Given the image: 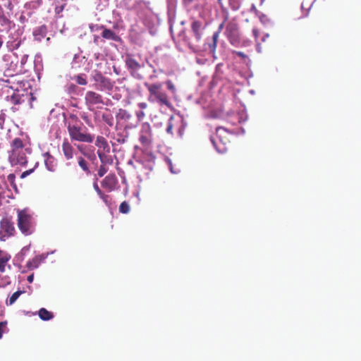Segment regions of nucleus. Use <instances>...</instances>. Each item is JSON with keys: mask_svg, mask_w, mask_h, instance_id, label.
I'll use <instances>...</instances> for the list:
<instances>
[{"mask_svg": "<svg viewBox=\"0 0 361 361\" xmlns=\"http://www.w3.org/2000/svg\"><path fill=\"white\" fill-rule=\"evenodd\" d=\"M10 147L8 160L11 165L25 166L27 163V154L30 153V149L25 147L20 137L14 138L11 142Z\"/></svg>", "mask_w": 361, "mask_h": 361, "instance_id": "obj_1", "label": "nucleus"}, {"mask_svg": "<svg viewBox=\"0 0 361 361\" xmlns=\"http://www.w3.org/2000/svg\"><path fill=\"white\" fill-rule=\"evenodd\" d=\"M145 87L147 88L149 95L148 101L151 102H158L160 105H164L170 107L171 104L167 94L162 90V83H145Z\"/></svg>", "mask_w": 361, "mask_h": 361, "instance_id": "obj_2", "label": "nucleus"}, {"mask_svg": "<svg viewBox=\"0 0 361 361\" xmlns=\"http://www.w3.org/2000/svg\"><path fill=\"white\" fill-rule=\"evenodd\" d=\"M18 226L25 235H31L35 231V224L32 216L25 209L18 210Z\"/></svg>", "mask_w": 361, "mask_h": 361, "instance_id": "obj_3", "label": "nucleus"}, {"mask_svg": "<svg viewBox=\"0 0 361 361\" xmlns=\"http://www.w3.org/2000/svg\"><path fill=\"white\" fill-rule=\"evenodd\" d=\"M67 129L70 138L73 141L86 143H92L94 141V136L88 133L86 128L83 130L76 123H68Z\"/></svg>", "mask_w": 361, "mask_h": 361, "instance_id": "obj_4", "label": "nucleus"}, {"mask_svg": "<svg viewBox=\"0 0 361 361\" xmlns=\"http://www.w3.org/2000/svg\"><path fill=\"white\" fill-rule=\"evenodd\" d=\"M5 62L4 76L7 78H13L18 76L21 73V68L18 66V58L14 54H7L3 57Z\"/></svg>", "mask_w": 361, "mask_h": 361, "instance_id": "obj_5", "label": "nucleus"}, {"mask_svg": "<svg viewBox=\"0 0 361 361\" xmlns=\"http://www.w3.org/2000/svg\"><path fill=\"white\" fill-rule=\"evenodd\" d=\"M211 141L217 151H225L226 145L230 142L228 132L223 127L217 128L215 135L211 137Z\"/></svg>", "mask_w": 361, "mask_h": 361, "instance_id": "obj_6", "label": "nucleus"}, {"mask_svg": "<svg viewBox=\"0 0 361 361\" xmlns=\"http://www.w3.org/2000/svg\"><path fill=\"white\" fill-rule=\"evenodd\" d=\"M92 78L95 82L96 89L100 91H111L114 87V82L104 76L99 71L96 70L92 72Z\"/></svg>", "mask_w": 361, "mask_h": 361, "instance_id": "obj_7", "label": "nucleus"}, {"mask_svg": "<svg viewBox=\"0 0 361 361\" xmlns=\"http://www.w3.org/2000/svg\"><path fill=\"white\" fill-rule=\"evenodd\" d=\"M85 102L87 109L92 111L94 108H101L104 104L103 97L92 90H89L85 93Z\"/></svg>", "mask_w": 361, "mask_h": 361, "instance_id": "obj_8", "label": "nucleus"}, {"mask_svg": "<svg viewBox=\"0 0 361 361\" xmlns=\"http://www.w3.org/2000/svg\"><path fill=\"white\" fill-rule=\"evenodd\" d=\"M15 232L13 223L8 218H3L0 221V240L6 241L13 236Z\"/></svg>", "mask_w": 361, "mask_h": 361, "instance_id": "obj_9", "label": "nucleus"}, {"mask_svg": "<svg viewBox=\"0 0 361 361\" xmlns=\"http://www.w3.org/2000/svg\"><path fill=\"white\" fill-rule=\"evenodd\" d=\"M224 34L231 44L236 46L239 44L240 39L237 24L228 23L226 25Z\"/></svg>", "mask_w": 361, "mask_h": 361, "instance_id": "obj_10", "label": "nucleus"}, {"mask_svg": "<svg viewBox=\"0 0 361 361\" xmlns=\"http://www.w3.org/2000/svg\"><path fill=\"white\" fill-rule=\"evenodd\" d=\"M140 142L145 147L149 146L152 142V128L148 123H143L140 133Z\"/></svg>", "mask_w": 361, "mask_h": 361, "instance_id": "obj_11", "label": "nucleus"}, {"mask_svg": "<svg viewBox=\"0 0 361 361\" xmlns=\"http://www.w3.org/2000/svg\"><path fill=\"white\" fill-rule=\"evenodd\" d=\"M125 62L130 74L135 78H140V75L137 73V71L142 66L130 55L126 56Z\"/></svg>", "mask_w": 361, "mask_h": 361, "instance_id": "obj_12", "label": "nucleus"}, {"mask_svg": "<svg viewBox=\"0 0 361 361\" xmlns=\"http://www.w3.org/2000/svg\"><path fill=\"white\" fill-rule=\"evenodd\" d=\"M191 32L195 38L197 42H200L202 39L204 26L200 20H193L190 25Z\"/></svg>", "mask_w": 361, "mask_h": 361, "instance_id": "obj_13", "label": "nucleus"}, {"mask_svg": "<svg viewBox=\"0 0 361 361\" xmlns=\"http://www.w3.org/2000/svg\"><path fill=\"white\" fill-rule=\"evenodd\" d=\"M117 183L116 175L109 174L102 180L101 184L108 192H111L115 190Z\"/></svg>", "mask_w": 361, "mask_h": 361, "instance_id": "obj_14", "label": "nucleus"}, {"mask_svg": "<svg viewBox=\"0 0 361 361\" xmlns=\"http://www.w3.org/2000/svg\"><path fill=\"white\" fill-rule=\"evenodd\" d=\"M61 149L65 158L70 160L73 158L75 149L73 145L69 142L68 139L65 138L63 140Z\"/></svg>", "mask_w": 361, "mask_h": 361, "instance_id": "obj_15", "label": "nucleus"}, {"mask_svg": "<svg viewBox=\"0 0 361 361\" xmlns=\"http://www.w3.org/2000/svg\"><path fill=\"white\" fill-rule=\"evenodd\" d=\"M6 82L8 84V87L15 90L18 91L19 87H21L23 85V80L20 73L18 74V76H15L13 78H8L5 80Z\"/></svg>", "mask_w": 361, "mask_h": 361, "instance_id": "obj_16", "label": "nucleus"}, {"mask_svg": "<svg viewBox=\"0 0 361 361\" xmlns=\"http://www.w3.org/2000/svg\"><path fill=\"white\" fill-rule=\"evenodd\" d=\"M100 27L103 30L102 33L103 38L114 42H120L121 40V37L111 30L108 29L103 25H102Z\"/></svg>", "mask_w": 361, "mask_h": 361, "instance_id": "obj_17", "label": "nucleus"}, {"mask_svg": "<svg viewBox=\"0 0 361 361\" xmlns=\"http://www.w3.org/2000/svg\"><path fill=\"white\" fill-rule=\"evenodd\" d=\"M95 145L98 147V150H102V152H110V147L108 144L107 140L103 136H97Z\"/></svg>", "mask_w": 361, "mask_h": 361, "instance_id": "obj_18", "label": "nucleus"}, {"mask_svg": "<svg viewBox=\"0 0 361 361\" xmlns=\"http://www.w3.org/2000/svg\"><path fill=\"white\" fill-rule=\"evenodd\" d=\"M109 152L97 150V153L102 165H111L113 164L112 157L108 154Z\"/></svg>", "mask_w": 361, "mask_h": 361, "instance_id": "obj_19", "label": "nucleus"}, {"mask_svg": "<svg viewBox=\"0 0 361 361\" xmlns=\"http://www.w3.org/2000/svg\"><path fill=\"white\" fill-rule=\"evenodd\" d=\"M11 259V255L3 250H0V272L6 271V267Z\"/></svg>", "mask_w": 361, "mask_h": 361, "instance_id": "obj_20", "label": "nucleus"}, {"mask_svg": "<svg viewBox=\"0 0 361 361\" xmlns=\"http://www.w3.org/2000/svg\"><path fill=\"white\" fill-rule=\"evenodd\" d=\"M42 260V257L40 256H35L32 259L29 260L26 264V267L32 270L39 267L41 262Z\"/></svg>", "mask_w": 361, "mask_h": 361, "instance_id": "obj_21", "label": "nucleus"}, {"mask_svg": "<svg viewBox=\"0 0 361 361\" xmlns=\"http://www.w3.org/2000/svg\"><path fill=\"white\" fill-rule=\"evenodd\" d=\"M177 120L174 118L173 116H171L167 123V126L166 128V131L169 135H173V130L176 128Z\"/></svg>", "mask_w": 361, "mask_h": 361, "instance_id": "obj_22", "label": "nucleus"}, {"mask_svg": "<svg viewBox=\"0 0 361 361\" xmlns=\"http://www.w3.org/2000/svg\"><path fill=\"white\" fill-rule=\"evenodd\" d=\"M38 314L39 318L44 321H49L54 317V314L51 312L48 311L47 309L42 307L39 312Z\"/></svg>", "mask_w": 361, "mask_h": 361, "instance_id": "obj_23", "label": "nucleus"}, {"mask_svg": "<svg viewBox=\"0 0 361 361\" xmlns=\"http://www.w3.org/2000/svg\"><path fill=\"white\" fill-rule=\"evenodd\" d=\"M22 98L23 95L18 92H13L11 97H7V100L13 105H18L23 102Z\"/></svg>", "mask_w": 361, "mask_h": 361, "instance_id": "obj_24", "label": "nucleus"}, {"mask_svg": "<svg viewBox=\"0 0 361 361\" xmlns=\"http://www.w3.org/2000/svg\"><path fill=\"white\" fill-rule=\"evenodd\" d=\"M33 35L35 37V39L37 41H41L42 38L45 37L46 35V27L45 26H41L33 32Z\"/></svg>", "mask_w": 361, "mask_h": 361, "instance_id": "obj_25", "label": "nucleus"}, {"mask_svg": "<svg viewBox=\"0 0 361 361\" xmlns=\"http://www.w3.org/2000/svg\"><path fill=\"white\" fill-rule=\"evenodd\" d=\"M177 123L178 126H176V129L177 130L178 135L182 137L184 135L185 125L181 119H178Z\"/></svg>", "mask_w": 361, "mask_h": 361, "instance_id": "obj_26", "label": "nucleus"}, {"mask_svg": "<svg viewBox=\"0 0 361 361\" xmlns=\"http://www.w3.org/2000/svg\"><path fill=\"white\" fill-rule=\"evenodd\" d=\"M23 293V291H21V290H18V291H16L15 293H13L12 294V295L9 298V299L8 300H6V305H13Z\"/></svg>", "mask_w": 361, "mask_h": 361, "instance_id": "obj_27", "label": "nucleus"}, {"mask_svg": "<svg viewBox=\"0 0 361 361\" xmlns=\"http://www.w3.org/2000/svg\"><path fill=\"white\" fill-rule=\"evenodd\" d=\"M78 165L87 174L90 173V171L88 167V164L82 157L78 158Z\"/></svg>", "mask_w": 361, "mask_h": 361, "instance_id": "obj_28", "label": "nucleus"}, {"mask_svg": "<svg viewBox=\"0 0 361 361\" xmlns=\"http://www.w3.org/2000/svg\"><path fill=\"white\" fill-rule=\"evenodd\" d=\"M76 82L80 85H86L87 84V77L85 74H79L75 77Z\"/></svg>", "mask_w": 361, "mask_h": 361, "instance_id": "obj_29", "label": "nucleus"}, {"mask_svg": "<svg viewBox=\"0 0 361 361\" xmlns=\"http://www.w3.org/2000/svg\"><path fill=\"white\" fill-rule=\"evenodd\" d=\"M102 120L110 127L114 126V117L110 114H104Z\"/></svg>", "mask_w": 361, "mask_h": 361, "instance_id": "obj_30", "label": "nucleus"}, {"mask_svg": "<svg viewBox=\"0 0 361 361\" xmlns=\"http://www.w3.org/2000/svg\"><path fill=\"white\" fill-rule=\"evenodd\" d=\"M219 32H214L212 36V44H209V48L212 51H215L218 39H219Z\"/></svg>", "mask_w": 361, "mask_h": 361, "instance_id": "obj_31", "label": "nucleus"}, {"mask_svg": "<svg viewBox=\"0 0 361 361\" xmlns=\"http://www.w3.org/2000/svg\"><path fill=\"white\" fill-rule=\"evenodd\" d=\"M119 212L122 214H128L130 212V205L126 201H123L119 206Z\"/></svg>", "mask_w": 361, "mask_h": 361, "instance_id": "obj_32", "label": "nucleus"}, {"mask_svg": "<svg viewBox=\"0 0 361 361\" xmlns=\"http://www.w3.org/2000/svg\"><path fill=\"white\" fill-rule=\"evenodd\" d=\"M15 180H16V176L14 173H10L9 175H8L7 176V180L8 182L10 183V185H11V187L16 190L17 191V185L16 184V182H15Z\"/></svg>", "mask_w": 361, "mask_h": 361, "instance_id": "obj_33", "label": "nucleus"}, {"mask_svg": "<svg viewBox=\"0 0 361 361\" xmlns=\"http://www.w3.org/2000/svg\"><path fill=\"white\" fill-rule=\"evenodd\" d=\"M229 5L233 11H237L240 7V2L239 0H229Z\"/></svg>", "mask_w": 361, "mask_h": 361, "instance_id": "obj_34", "label": "nucleus"}, {"mask_svg": "<svg viewBox=\"0 0 361 361\" xmlns=\"http://www.w3.org/2000/svg\"><path fill=\"white\" fill-rule=\"evenodd\" d=\"M108 171V169L106 167V165H102L101 164L99 169H98V171H97V175L99 176V177H102L105 175V173Z\"/></svg>", "mask_w": 361, "mask_h": 361, "instance_id": "obj_35", "label": "nucleus"}, {"mask_svg": "<svg viewBox=\"0 0 361 361\" xmlns=\"http://www.w3.org/2000/svg\"><path fill=\"white\" fill-rule=\"evenodd\" d=\"M147 114H149V112L142 111L140 109L135 113L136 117L139 121H142L147 116Z\"/></svg>", "mask_w": 361, "mask_h": 361, "instance_id": "obj_36", "label": "nucleus"}, {"mask_svg": "<svg viewBox=\"0 0 361 361\" xmlns=\"http://www.w3.org/2000/svg\"><path fill=\"white\" fill-rule=\"evenodd\" d=\"M166 85L169 91H171L173 94L176 93V87L171 80H167L166 82Z\"/></svg>", "mask_w": 361, "mask_h": 361, "instance_id": "obj_37", "label": "nucleus"}, {"mask_svg": "<svg viewBox=\"0 0 361 361\" xmlns=\"http://www.w3.org/2000/svg\"><path fill=\"white\" fill-rule=\"evenodd\" d=\"M99 197L101 199H102L106 205L111 204V198L109 195H105L104 192H102V195H99Z\"/></svg>", "mask_w": 361, "mask_h": 361, "instance_id": "obj_38", "label": "nucleus"}, {"mask_svg": "<svg viewBox=\"0 0 361 361\" xmlns=\"http://www.w3.org/2000/svg\"><path fill=\"white\" fill-rule=\"evenodd\" d=\"M0 24L2 26L9 27L11 24V21L5 16L0 17Z\"/></svg>", "mask_w": 361, "mask_h": 361, "instance_id": "obj_39", "label": "nucleus"}, {"mask_svg": "<svg viewBox=\"0 0 361 361\" xmlns=\"http://www.w3.org/2000/svg\"><path fill=\"white\" fill-rule=\"evenodd\" d=\"M20 44V40L14 41V42H11V44H9V42H8V47L10 49H18L19 47Z\"/></svg>", "mask_w": 361, "mask_h": 361, "instance_id": "obj_40", "label": "nucleus"}, {"mask_svg": "<svg viewBox=\"0 0 361 361\" xmlns=\"http://www.w3.org/2000/svg\"><path fill=\"white\" fill-rule=\"evenodd\" d=\"M137 106L139 109L142 111L146 110V111L149 112L148 111V104L146 102H140L137 104Z\"/></svg>", "mask_w": 361, "mask_h": 361, "instance_id": "obj_41", "label": "nucleus"}, {"mask_svg": "<svg viewBox=\"0 0 361 361\" xmlns=\"http://www.w3.org/2000/svg\"><path fill=\"white\" fill-rule=\"evenodd\" d=\"M35 171V168L33 169H29V170H27L24 172H23L20 175V178H26L27 176L30 175L32 173H33Z\"/></svg>", "mask_w": 361, "mask_h": 361, "instance_id": "obj_42", "label": "nucleus"}, {"mask_svg": "<svg viewBox=\"0 0 361 361\" xmlns=\"http://www.w3.org/2000/svg\"><path fill=\"white\" fill-rule=\"evenodd\" d=\"M77 149H78V151L82 154L83 155L87 157V154L85 152V147L82 145H77Z\"/></svg>", "mask_w": 361, "mask_h": 361, "instance_id": "obj_43", "label": "nucleus"}, {"mask_svg": "<svg viewBox=\"0 0 361 361\" xmlns=\"http://www.w3.org/2000/svg\"><path fill=\"white\" fill-rule=\"evenodd\" d=\"M93 188L94 189V190L97 192V193L98 194V195H102V191L101 190V189L99 188L97 181H95L94 183H93Z\"/></svg>", "mask_w": 361, "mask_h": 361, "instance_id": "obj_44", "label": "nucleus"}, {"mask_svg": "<svg viewBox=\"0 0 361 361\" xmlns=\"http://www.w3.org/2000/svg\"><path fill=\"white\" fill-rule=\"evenodd\" d=\"M6 322H0V338H2L4 329L6 327Z\"/></svg>", "mask_w": 361, "mask_h": 361, "instance_id": "obj_45", "label": "nucleus"}, {"mask_svg": "<svg viewBox=\"0 0 361 361\" xmlns=\"http://www.w3.org/2000/svg\"><path fill=\"white\" fill-rule=\"evenodd\" d=\"M233 53L242 59H246L247 55L242 51H233Z\"/></svg>", "mask_w": 361, "mask_h": 361, "instance_id": "obj_46", "label": "nucleus"}, {"mask_svg": "<svg viewBox=\"0 0 361 361\" xmlns=\"http://www.w3.org/2000/svg\"><path fill=\"white\" fill-rule=\"evenodd\" d=\"M63 8H64V6L63 5L56 6L55 13L56 14H59L60 13H61L63 11Z\"/></svg>", "mask_w": 361, "mask_h": 361, "instance_id": "obj_47", "label": "nucleus"}, {"mask_svg": "<svg viewBox=\"0 0 361 361\" xmlns=\"http://www.w3.org/2000/svg\"><path fill=\"white\" fill-rule=\"evenodd\" d=\"M19 20L21 23H24L26 21V18L25 16L21 15L19 18Z\"/></svg>", "mask_w": 361, "mask_h": 361, "instance_id": "obj_48", "label": "nucleus"}, {"mask_svg": "<svg viewBox=\"0 0 361 361\" xmlns=\"http://www.w3.org/2000/svg\"><path fill=\"white\" fill-rule=\"evenodd\" d=\"M33 279H34V274H30V276H28L27 279V281L29 283H32L33 281Z\"/></svg>", "mask_w": 361, "mask_h": 361, "instance_id": "obj_49", "label": "nucleus"}, {"mask_svg": "<svg viewBox=\"0 0 361 361\" xmlns=\"http://www.w3.org/2000/svg\"><path fill=\"white\" fill-rule=\"evenodd\" d=\"M224 25V23H221L218 27V30L216 32H219V34L221 32V31L222 30Z\"/></svg>", "mask_w": 361, "mask_h": 361, "instance_id": "obj_50", "label": "nucleus"}, {"mask_svg": "<svg viewBox=\"0 0 361 361\" xmlns=\"http://www.w3.org/2000/svg\"><path fill=\"white\" fill-rule=\"evenodd\" d=\"M4 199V196L2 192H0V207L2 205V200Z\"/></svg>", "mask_w": 361, "mask_h": 361, "instance_id": "obj_51", "label": "nucleus"}, {"mask_svg": "<svg viewBox=\"0 0 361 361\" xmlns=\"http://www.w3.org/2000/svg\"><path fill=\"white\" fill-rule=\"evenodd\" d=\"M4 43L3 36L0 35V49L2 47Z\"/></svg>", "mask_w": 361, "mask_h": 361, "instance_id": "obj_52", "label": "nucleus"}, {"mask_svg": "<svg viewBox=\"0 0 361 361\" xmlns=\"http://www.w3.org/2000/svg\"><path fill=\"white\" fill-rule=\"evenodd\" d=\"M252 32H253V34H254L255 38H257L258 37V31L257 30L254 29Z\"/></svg>", "mask_w": 361, "mask_h": 361, "instance_id": "obj_53", "label": "nucleus"}, {"mask_svg": "<svg viewBox=\"0 0 361 361\" xmlns=\"http://www.w3.org/2000/svg\"><path fill=\"white\" fill-rule=\"evenodd\" d=\"M219 6L222 8L224 7L222 0H217Z\"/></svg>", "mask_w": 361, "mask_h": 361, "instance_id": "obj_54", "label": "nucleus"}, {"mask_svg": "<svg viewBox=\"0 0 361 361\" xmlns=\"http://www.w3.org/2000/svg\"><path fill=\"white\" fill-rule=\"evenodd\" d=\"M27 57V56L25 55V56L22 58V59H21V63H22V64L25 63V61H26Z\"/></svg>", "mask_w": 361, "mask_h": 361, "instance_id": "obj_55", "label": "nucleus"}, {"mask_svg": "<svg viewBox=\"0 0 361 361\" xmlns=\"http://www.w3.org/2000/svg\"><path fill=\"white\" fill-rule=\"evenodd\" d=\"M194 0H183L185 4H191Z\"/></svg>", "mask_w": 361, "mask_h": 361, "instance_id": "obj_56", "label": "nucleus"}, {"mask_svg": "<svg viewBox=\"0 0 361 361\" xmlns=\"http://www.w3.org/2000/svg\"><path fill=\"white\" fill-rule=\"evenodd\" d=\"M98 38H99V37H98V36H94V42H97V39H98Z\"/></svg>", "mask_w": 361, "mask_h": 361, "instance_id": "obj_57", "label": "nucleus"}, {"mask_svg": "<svg viewBox=\"0 0 361 361\" xmlns=\"http://www.w3.org/2000/svg\"><path fill=\"white\" fill-rule=\"evenodd\" d=\"M11 109L13 110V111H17V110H18V109H17V108H16V107H14V106H13V107L11 108Z\"/></svg>", "mask_w": 361, "mask_h": 361, "instance_id": "obj_58", "label": "nucleus"}, {"mask_svg": "<svg viewBox=\"0 0 361 361\" xmlns=\"http://www.w3.org/2000/svg\"><path fill=\"white\" fill-rule=\"evenodd\" d=\"M258 51H261L259 46L257 47Z\"/></svg>", "mask_w": 361, "mask_h": 361, "instance_id": "obj_59", "label": "nucleus"}, {"mask_svg": "<svg viewBox=\"0 0 361 361\" xmlns=\"http://www.w3.org/2000/svg\"><path fill=\"white\" fill-rule=\"evenodd\" d=\"M260 1H261V4H262L265 0H260Z\"/></svg>", "mask_w": 361, "mask_h": 361, "instance_id": "obj_60", "label": "nucleus"}, {"mask_svg": "<svg viewBox=\"0 0 361 361\" xmlns=\"http://www.w3.org/2000/svg\"><path fill=\"white\" fill-rule=\"evenodd\" d=\"M267 38L269 37V34H267L265 36Z\"/></svg>", "mask_w": 361, "mask_h": 361, "instance_id": "obj_61", "label": "nucleus"}]
</instances>
